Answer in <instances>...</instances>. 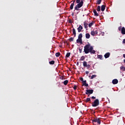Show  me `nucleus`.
I'll return each instance as SVG.
<instances>
[{"mask_svg":"<svg viewBox=\"0 0 125 125\" xmlns=\"http://www.w3.org/2000/svg\"><path fill=\"white\" fill-rule=\"evenodd\" d=\"M79 51L80 53H82V52L83 51V48H79Z\"/></svg>","mask_w":125,"mask_h":125,"instance_id":"34","label":"nucleus"},{"mask_svg":"<svg viewBox=\"0 0 125 125\" xmlns=\"http://www.w3.org/2000/svg\"><path fill=\"white\" fill-rule=\"evenodd\" d=\"M83 26L81 25H79V27L77 28L78 31V33H81L82 32V30H83Z\"/></svg>","mask_w":125,"mask_h":125,"instance_id":"8","label":"nucleus"},{"mask_svg":"<svg viewBox=\"0 0 125 125\" xmlns=\"http://www.w3.org/2000/svg\"><path fill=\"white\" fill-rule=\"evenodd\" d=\"M105 8H106V6L105 5H103L101 6V10L102 11H104L105 10Z\"/></svg>","mask_w":125,"mask_h":125,"instance_id":"14","label":"nucleus"},{"mask_svg":"<svg viewBox=\"0 0 125 125\" xmlns=\"http://www.w3.org/2000/svg\"><path fill=\"white\" fill-rule=\"evenodd\" d=\"M83 25H84V27L85 29H86L87 28H88L87 25H88V24H87L86 23V21H84L83 22Z\"/></svg>","mask_w":125,"mask_h":125,"instance_id":"16","label":"nucleus"},{"mask_svg":"<svg viewBox=\"0 0 125 125\" xmlns=\"http://www.w3.org/2000/svg\"><path fill=\"white\" fill-rule=\"evenodd\" d=\"M72 32H73V35H74V37H76V29H75V28H73L72 29Z\"/></svg>","mask_w":125,"mask_h":125,"instance_id":"21","label":"nucleus"},{"mask_svg":"<svg viewBox=\"0 0 125 125\" xmlns=\"http://www.w3.org/2000/svg\"><path fill=\"white\" fill-rule=\"evenodd\" d=\"M77 87H78V86L74 85L73 87V89H74V90H76L77 89Z\"/></svg>","mask_w":125,"mask_h":125,"instance_id":"35","label":"nucleus"},{"mask_svg":"<svg viewBox=\"0 0 125 125\" xmlns=\"http://www.w3.org/2000/svg\"><path fill=\"white\" fill-rule=\"evenodd\" d=\"M83 0H76V2L77 4L74 7L75 10H77V11L80 10V8L83 5Z\"/></svg>","mask_w":125,"mask_h":125,"instance_id":"2","label":"nucleus"},{"mask_svg":"<svg viewBox=\"0 0 125 125\" xmlns=\"http://www.w3.org/2000/svg\"><path fill=\"white\" fill-rule=\"evenodd\" d=\"M77 43H79V42H80V43H83V41L82 39H80L78 38V39L76 41Z\"/></svg>","mask_w":125,"mask_h":125,"instance_id":"15","label":"nucleus"},{"mask_svg":"<svg viewBox=\"0 0 125 125\" xmlns=\"http://www.w3.org/2000/svg\"><path fill=\"white\" fill-rule=\"evenodd\" d=\"M102 0H97V4H100L101 3V1Z\"/></svg>","mask_w":125,"mask_h":125,"instance_id":"27","label":"nucleus"},{"mask_svg":"<svg viewBox=\"0 0 125 125\" xmlns=\"http://www.w3.org/2000/svg\"><path fill=\"white\" fill-rule=\"evenodd\" d=\"M124 63H125V59L124 60Z\"/></svg>","mask_w":125,"mask_h":125,"instance_id":"46","label":"nucleus"},{"mask_svg":"<svg viewBox=\"0 0 125 125\" xmlns=\"http://www.w3.org/2000/svg\"><path fill=\"white\" fill-rule=\"evenodd\" d=\"M94 32L96 35H97V34H98V31L97 30H94Z\"/></svg>","mask_w":125,"mask_h":125,"instance_id":"40","label":"nucleus"},{"mask_svg":"<svg viewBox=\"0 0 125 125\" xmlns=\"http://www.w3.org/2000/svg\"><path fill=\"white\" fill-rule=\"evenodd\" d=\"M91 100L89 98H87L86 100H85V103H87L88 102H91Z\"/></svg>","mask_w":125,"mask_h":125,"instance_id":"13","label":"nucleus"},{"mask_svg":"<svg viewBox=\"0 0 125 125\" xmlns=\"http://www.w3.org/2000/svg\"><path fill=\"white\" fill-rule=\"evenodd\" d=\"M91 35L92 36H94L95 35H96V34H95V32H94V30L92 31L91 32Z\"/></svg>","mask_w":125,"mask_h":125,"instance_id":"28","label":"nucleus"},{"mask_svg":"<svg viewBox=\"0 0 125 125\" xmlns=\"http://www.w3.org/2000/svg\"><path fill=\"white\" fill-rule=\"evenodd\" d=\"M91 98H92V99H95V98H95V97H94V96H92Z\"/></svg>","mask_w":125,"mask_h":125,"instance_id":"43","label":"nucleus"},{"mask_svg":"<svg viewBox=\"0 0 125 125\" xmlns=\"http://www.w3.org/2000/svg\"><path fill=\"white\" fill-rule=\"evenodd\" d=\"M93 25V22H91L89 24L88 26L89 28H91V26Z\"/></svg>","mask_w":125,"mask_h":125,"instance_id":"32","label":"nucleus"},{"mask_svg":"<svg viewBox=\"0 0 125 125\" xmlns=\"http://www.w3.org/2000/svg\"><path fill=\"white\" fill-rule=\"evenodd\" d=\"M122 26H120L119 28H118V30L119 31H122Z\"/></svg>","mask_w":125,"mask_h":125,"instance_id":"39","label":"nucleus"},{"mask_svg":"<svg viewBox=\"0 0 125 125\" xmlns=\"http://www.w3.org/2000/svg\"><path fill=\"white\" fill-rule=\"evenodd\" d=\"M77 65H79V62H77Z\"/></svg>","mask_w":125,"mask_h":125,"instance_id":"47","label":"nucleus"},{"mask_svg":"<svg viewBox=\"0 0 125 125\" xmlns=\"http://www.w3.org/2000/svg\"><path fill=\"white\" fill-rule=\"evenodd\" d=\"M73 41H74V38H70V39H69V41L70 42H73Z\"/></svg>","mask_w":125,"mask_h":125,"instance_id":"37","label":"nucleus"},{"mask_svg":"<svg viewBox=\"0 0 125 125\" xmlns=\"http://www.w3.org/2000/svg\"><path fill=\"white\" fill-rule=\"evenodd\" d=\"M99 105V100L98 99H96L94 102L92 103V107H97V106Z\"/></svg>","mask_w":125,"mask_h":125,"instance_id":"3","label":"nucleus"},{"mask_svg":"<svg viewBox=\"0 0 125 125\" xmlns=\"http://www.w3.org/2000/svg\"><path fill=\"white\" fill-rule=\"evenodd\" d=\"M98 58H99L101 60H102V59H103V56H102V55H98Z\"/></svg>","mask_w":125,"mask_h":125,"instance_id":"22","label":"nucleus"},{"mask_svg":"<svg viewBox=\"0 0 125 125\" xmlns=\"http://www.w3.org/2000/svg\"><path fill=\"white\" fill-rule=\"evenodd\" d=\"M123 57L125 58V54H123Z\"/></svg>","mask_w":125,"mask_h":125,"instance_id":"45","label":"nucleus"},{"mask_svg":"<svg viewBox=\"0 0 125 125\" xmlns=\"http://www.w3.org/2000/svg\"><path fill=\"white\" fill-rule=\"evenodd\" d=\"M104 58H109V57H110V53L109 52H108V53H106L104 55Z\"/></svg>","mask_w":125,"mask_h":125,"instance_id":"11","label":"nucleus"},{"mask_svg":"<svg viewBox=\"0 0 125 125\" xmlns=\"http://www.w3.org/2000/svg\"><path fill=\"white\" fill-rule=\"evenodd\" d=\"M88 97H89V95H88Z\"/></svg>","mask_w":125,"mask_h":125,"instance_id":"48","label":"nucleus"},{"mask_svg":"<svg viewBox=\"0 0 125 125\" xmlns=\"http://www.w3.org/2000/svg\"><path fill=\"white\" fill-rule=\"evenodd\" d=\"M121 70H122V71H125V67L124 66H122L120 67Z\"/></svg>","mask_w":125,"mask_h":125,"instance_id":"29","label":"nucleus"},{"mask_svg":"<svg viewBox=\"0 0 125 125\" xmlns=\"http://www.w3.org/2000/svg\"><path fill=\"white\" fill-rule=\"evenodd\" d=\"M93 12L94 14V15L96 16H98L99 15L98 14V13H97V11H96V10L94 9L93 10Z\"/></svg>","mask_w":125,"mask_h":125,"instance_id":"17","label":"nucleus"},{"mask_svg":"<svg viewBox=\"0 0 125 125\" xmlns=\"http://www.w3.org/2000/svg\"><path fill=\"white\" fill-rule=\"evenodd\" d=\"M121 33L123 35H125V27H123L121 29Z\"/></svg>","mask_w":125,"mask_h":125,"instance_id":"12","label":"nucleus"},{"mask_svg":"<svg viewBox=\"0 0 125 125\" xmlns=\"http://www.w3.org/2000/svg\"><path fill=\"white\" fill-rule=\"evenodd\" d=\"M84 59V56H82L81 58V59L80 60H81V61H83V60Z\"/></svg>","mask_w":125,"mask_h":125,"instance_id":"36","label":"nucleus"},{"mask_svg":"<svg viewBox=\"0 0 125 125\" xmlns=\"http://www.w3.org/2000/svg\"><path fill=\"white\" fill-rule=\"evenodd\" d=\"M68 83H69V81L68 80H65L64 82H63V84L64 85H67V84H68Z\"/></svg>","mask_w":125,"mask_h":125,"instance_id":"19","label":"nucleus"},{"mask_svg":"<svg viewBox=\"0 0 125 125\" xmlns=\"http://www.w3.org/2000/svg\"><path fill=\"white\" fill-rule=\"evenodd\" d=\"M80 81L83 83V86H88V84L86 83V80L83 81V77L80 78Z\"/></svg>","mask_w":125,"mask_h":125,"instance_id":"5","label":"nucleus"},{"mask_svg":"<svg viewBox=\"0 0 125 125\" xmlns=\"http://www.w3.org/2000/svg\"><path fill=\"white\" fill-rule=\"evenodd\" d=\"M93 93V89H88L86 90L85 92V94L88 95V94H92Z\"/></svg>","mask_w":125,"mask_h":125,"instance_id":"6","label":"nucleus"},{"mask_svg":"<svg viewBox=\"0 0 125 125\" xmlns=\"http://www.w3.org/2000/svg\"><path fill=\"white\" fill-rule=\"evenodd\" d=\"M85 38L86 39H89L90 38V35L89 33H86Z\"/></svg>","mask_w":125,"mask_h":125,"instance_id":"18","label":"nucleus"},{"mask_svg":"<svg viewBox=\"0 0 125 125\" xmlns=\"http://www.w3.org/2000/svg\"><path fill=\"white\" fill-rule=\"evenodd\" d=\"M84 52L85 54L89 53L90 54H95V50H93V46H91L89 43L84 46Z\"/></svg>","mask_w":125,"mask_h":125,"instance_id":"1","label":"nucleus"},{"mask_svg":"<svg viewBox=\"0 0 125 125\" xmlns=\"http://www.w3.org/2000/svg\"><path fill=\"white\" fill-rule=\"evenodd\" d=\"M97 11H100V10H101V7H100V6H98L97 7Z\"/></svg>","mask_w":125,"mask_h":125,"instance_id":"33","label":"nucleus"},{"mask_svg":"<svg viewBox=\"0 0 125 125\" xmlns=\"http://www.w3.org/2000/svg\"><path fill=\"white\" fill-rule=\"evenodd\" d=\"M49 64H50V65H53V64H54V63H55V61H51L49 62Z\"/></svg>","mask_w":125,"mask_h":125,"instance_id":"25","label":"nucleus"},{"mask_svg":"<svg viewBox=\"0 0 125 125\" xmlns=\"http://www.w3.org/2000/svg\"><path fill=\"white\" fill-rule=\"evenodd\" d=\"M68 23H69L70 24H72V20L69 19L68 21Z\"/></svg>","mask_w":125,"mask_h":125,"instance_id":"38","label":"nucleus"},{"mask_svg":"<svg viewBox=\"0 0 125 125\" xmlns=\"http://www.w3.org/2000/svg\"><path fill=\"white\" fill-rule=\"evenodd\" d=\"M70 55H71V53L68 52L66 53L65 57H67V58H68L70 57Z\"/></svg>","mask_w":125,"mask_h":125,"instance_id":"24","label":"nucleus"},{"mask_svg":"<svg viewBox=\"0 0 125 125\" xmlns=\"http://www.w3.org/2000/svg\"><path fill=\"white\" fill-rule=\"evenodd\" d=\"M92 122L93 124V125H95V123H97L99 125H100L101 124V120H100V118H96L92 120Z\"/></svg>","mask_w":125,"mask_h":125,"instance_id":"4","label":"nucleus"},{"mask_svg":"<svg viewBox=\"0 0 125 125\" xmlns=\"http://www.w3.org/2000/svg\"><path fill=\"white\" fill-rule=\"evenodd\" d=\"M75 1H76V0H73V2L71 4V5L70 7V8L71 10L74 8V5H75Z\"/></svg>","mask_w":125,"mask_h":125,"instance_id":"10","label":"nucleus"},{"mask_svg":"<svg viewBox=\"0 0 125 125\" xmlns=\"http://www.w3.org/2000/svg\"><path fill=\"white\" fill-rule=\"evenodd\" d=\"M123 43H125V39L123 40Z\"/></svg>","mask_w":125,"mask_h":125,"instance_id":"44","label":"nucleus"},{"mask_svg":"<svg viewBox=\"0 0 125 125\" xmlns=\"http://www.w3.org/2000/svg\"><path fill=\"white\" fill-rule=\"evenodd\" d=\"M118 83L119 81H118V79H114L112 80L113 84H117Z\"/></svg>","mask_w":125,"mask_h":125,"instance_id":"9","label":"nucleus"},{"mask_svg":"<svg viewBox=\"0 0 125 125\" xmlns=\"http://www.w3.org/2000/svg\"><path fill=\"white\" fill-rule=\"evenodd\" d=\"M96 77H97L96 75H93L91 77V80H93V79H94V78H96Z\"/></svg>","mask_w":125,"mask_h":125,"instance_id":"30","label":"nucleus"},{"mask_svg":"<svg viewBox=\"0 0 125 125\" xmlns=\"http://www.w3.org/2000/svg\"><path fill=\"white\" fill-rule=\"evenodd\" d=\"M60 79L61 80H65V79H64V77H63V76L61 77L60 78Z\"/></svg>","mask_w":125,"mask_h":125,"instance_id":"41","label":"nucleus"},{"mask_svg":"<svg viewBox=\"0 0 125 125\" xmlns=\"http://www.w3.org/2000/svg\"><path fill=\"white\" fill-rule=\"evenodd\" d=\"M90 12H89V11H87L86 12H85V14L83 15V16H84V15L85 16H88V14H89Z\"/></svg>","mask_w":125,"mask_h":125,"instance_id":"20","label":"nucleus"},{"mask_svg":"<svg viewBox=\"0 0 125 125\" xmlns=\"http://www.w3.org/2000/svg\"><path fill=\"white\" fill-rule=\"evenodd\" d=\"M61 54L60 53V52H58V53H56L55 55H56V57H59V56H60Z\"/></svg>","mask_w":125,"mask_h":125,"instance_id":"26","label":"nucleus"},{"mask_svg":"<svg viewBox=\"0 0 125 125\" xmlns=\"http://www.w3.org/2000/svg\"><path fill=\"white\" fill-rule=\"evenodd\" d=\"M88 65H89V68H90V65H92V62L91 61H89L88 62Z\"/></svg>","mask_w":125,"mask_h":125,"instance_id":"31","label":"nucleus"},{"mask_svg":"<svg viewBox=\"0 0 125 125\" xmlns=\"http://www.w3.org/2000/svg\"><path fill=\"white\" fill-rule=\"evenodd\" d=\"M82 38H83V34L80 33L78 36V39L82 40Z\"/></svg>","mask_w":125,"mask_h":125,"instance_id":"23","label":"nucleus"},{"mask_svg":"<svg viewBox=\"0 0 125 125\" xmlns=\"http://www.w3.org/2000/svg\"><path fill=\"white\" fill-rule=\"evenodd\" d=\"M83 66L84 67H87L88 68H89V64H87V62L85 61L83 62Z\"/></svg>","mask_w":125,"mask_h":125,"instance_id":"7","label":"nucleus"},{"mask_svg":"<svg viewBox=\"0 0 125 125\" xmlns=\"http://www.w3.org/2000/svg\"><path fill=\"white\" fill-rule=\"evenodd\" d=\"M85 74H86V75H88V74H89V72H88V71H85Z\"/></svg>","mask_w":125,"mask_h":125,"instance_id":"42","label":"nucleus"}]
</instances>
